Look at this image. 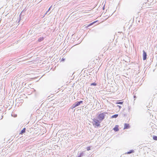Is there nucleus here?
Returning a JSON list of instances; mask_svg holds the SVG:
<instances>
[{"label": "nucleus", "mask_w": 157, "mask_h": 157, "mask_svg": "<svg viewBox=\"0 0 157 157\" xmlns=\"http://www.w3.org/2000/svg\"><path fill=\"white\" fill-rule=\"evenodd\" d=\"M93 124L95 127H98L100 125V123L101 122L99 120L94 118L93 120Z\"/></svg>", "instance_id": "2"}, {"label": "nucleus", "mask_w": 157, "mask_h": 157, "mask_svg": "<svg viewBox=\"0 0 157 157\" xmlns=\"http://www.w3.org/2000/svg\"><path fill=\"white\" fill-rule=\"evenodd\" d=\"M134 150H130L129 151H128L127 152V154H130L131 153H133L134 152Z\"/></svg>", "instance_id": "9"}, {"label": "nucleus", "mask_w": 157, "mask_h": 157, "mask_svg": "<svg viewBox=\"0 0 157 157\" xmlns=\"http://www.w3.org/2000/svg\"><path fill=\"white\" fill-rule=\"evenodd\" d=\"M25 128H24L21 131L20 134H22L23 133H25Z\"/></svg>", "instance_id": "6"}, {"label": "nucleus", "mask_w": 157, "mask_h": 157, "mask_svg": "<svg viewBox=\"0 0 157 157\" xmlns=\"http://www.w3.org/2000/svg\"><path fill=\"white\" fill-rule=\"evenodd\" d=\"M51 7H51H50V8H49V9H48V11L46 12V13H45V14H46L47 13H48V11H49L50 10Z\"/></svg>", "instance_id": "16"}, {"label": "nucleus", "mask_w": 157, "mask_h": 157, "mask_svg": "<svg viewBox=\"0 0 157 157\" xmlns=\"http://www.w3.org/2000/svg\"><path fill=\"white\" fill-rule=\"evenodd\" d=\"M90 149V147H87V150L88 151H89Z\"/></svg>", "instance_id": "13"}, {"label": "nucleus", "mask_w": 157, "mask_h": 157, "mask_svg": "<svg viewBox=\"0 0 157 157\" xmlns=\"http://www.w3.org/2000/svg\"><path fill=\"white\" fill-rule=\"evenodd\" d=\"M21 17L20 16L18 20V22H19L20 21V20H21Z\"/></svg>", "instance_id": "14"}, {"label": "nucleus", "mask_w": 157, "mask_h": 157, "mask_svg": "<svg viewBox=\"0 0 157 157\" xmlns=\"http://www.w3.org/2000/svg\"><path fill=\"white\" fill-rule=\"evenodd\" d=\"M97 85L96 83H95V82H94V83H91V85H90L91 86H96Z\"/></svg>", "instance_id": "12"}, {"label": "nucleus", "mask_w": 157, "mask_h": 157, "mask_svg": "<svg viewBox=\"0 0 157 157\" xmlns=\"http://www.w3.org/2000/svg\"><path fill=\"white\" fill-rule=\"evenodd\" d=\"M117 106L119 107L120 109L121 108V107L120 105H117Z\"/></svg>", "instance_id": "19"}, {"label": "nucleus", "mask_w": 157, "mask_h": 157, "mask_svg": "<svg viewBox=\"0 0 157 157\" xmlns=\"http://www.w3.org/2000/svg\"><path fill=\"white\" fill-rule=\"evenodd\" d=\"M62 60L63 61H64L65 60V59H62Z\"/></svg>", "instance_id": "20"}, {"label": "nucleus", "mask_w": 157, "mask_h": 157, "mask_svg": "<svg viewBox=\"0 0 157 157\" xmlns=\"http://www.w3.org/2000/svg\"><path fill=\"white\" fill-rule=\"evenodd\" d=\"M78 157H81V155H79Z\"/></svg>", "instance_id": "21"}, {"label": "nucleus", "mask_w": 157, "mask_h": 157, "mask_svg": "<svg viewBox=\"0 0 157 157\" xmlns=\"http://www.w3.org/2000/svg\"><path fill=\"white\" fill-rule=\"evenodd\" d=\"M83 102L82 101H76L74 104L72 106V108H75V107L79 105L81 103Z\"/></svg>", "instance_id": "3"}, {"label": "nucleus", "mask_w": 157, "mask_h": 157, "mask_svg": "<svg viewBox=\"0 0 157 157\" xmlns=\"http://www.w3.org/2000/svg\"><path fill=\"white\" fill-rule=\"evenodd\" d=\"M44 39V38L43 37H40V38H39L38 40V41L39 42H41V41H42Z\"/></svg>", "instance_id": "7"}, {"label": "nucleus", "mask_w": 157, "mask_h": 157, "mask_svg": "<svg viewBox=\"0 0 157 157\" xmlns=\"http://www.w3.org/2000/svg\"><path fill=\"white\" fill-rule=\"evenodd\" d=\"M117 104H122L123 103L122 102H119L117 103Z\"/></svg>", "instance_id": "15"}, {"label": "nucleus", "mask_w": 157, "mask_h": 157, "mask_svg": "<svg viewBox=\"0 0 157 157\" xmlns=\"http://www.w3.org/2000/svg\"><path fill=\"white\" fill-rule=\"evenodd\" d=\"M129 125L127 124H124V129H127L129 128Z\"/></svg>", "instance_id": "5"}, {"label": "nucleus", "mask_w": 157, "mask_h": 157, "mask_svg": "<svg viewBox=\"0 0 157 157\" xmlns=\"http://www.w3.org/2000/svg\"><path fill=\"white\" fill-rule=\"evenodd\" d=\"M153 138L154 140H157V136H153Z\"/></svg>", "instance_id": "10"}, {"label": "nucleus", "mask_w": 157, "mask_h": 157, "mask_svg": "<svg viewBox=\"0 0 157 157\" xmlns=\"http://www.w3.org/2000/svg\"><path fill=\"white\" fill-rule=\"evenodd\" d=\"M95 22H94L91 23L90 24V25H92L94 23H95Z\"/></svg>", "instance_id": "18"}, {"label": "nucleus", "mask_w": 157, "mask_h": 157, "mask_svg": "<svg viewBox=\"0 0 157 157\" xmlns=\"http://www.w3.org/2000/svg\"><path fill=\"white\" fill-rule=\"evenodd\" d=\"M80 155H81V157L83 155V153L82 152L80 153Z\"/></svg>", "instance_id": "17"}, {"label": "nucleus", "mask_w": 157, "mask_h": 157, "mask_svg": "<svg viewBox=\"0 0 157 157\" xmlns=\"http://www.w3.org/2000/svg\"><path fill=\"white\" fill-rule=\"evenodd\" d=\"M118 116V114H115L113 116H112V117H111L112 118H116Z\"/></svg>", "instance_id": "8"}, {"label": "nucleus", "mask_w": 157, "mask_h": 157, "mask_svg": "<svg viewBox=\"0 0 157 157\" xmlns=\"http://www.w3.org/2000/svg\"><path fill=\"white\" fill-rule=\"evenodd\" d=\"M107 113L106 112H101L97 116L98 119L101 121L105 118L107 117Z\"/></svg>", "instance_id": "1"}, {"label": "nucleus", "mask_w": 157, "mask_h": 157, "mask_svg": "<svg viewBox=\"0 0 157 157\" xmlns=\"http://www.w3.org/2000/svg\"><path fill=\"white\" fill-rule=\"evenodd\" d=\"M147 55L146 53L144 50L143 51V60H144L146 59Z\"/></svg>", "instance_id": "4"}, {"label": "nucleus", "mask_w": 157, "mask_h": 157, "mask_svg": "<svg viewBox=\"0 0 157 157\" xmlns=\"http://www.w3.org/2000/svg\"><path fill=\"white\" fill-rule=\"evenodd\" d=\"M113 130L115 131H117L119 130L118 128L116 127L113 128Z\"/></svg>", "instance_id": "11"}, {"label": "nucleus", "mask_w": 157, "mask_h": 157, "mask_svg": "<svg viewBox=\"0 0 157 157\" xmlns=\"http://www.w3.org/2000/svg\"><path fill=\"white\" fill-rule=\"evenodd\" d=\"M136 97L135 96H134V98H135Z\"/></svg>", "instance_id": "22"}]
</instances>
